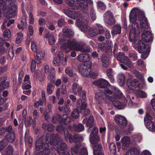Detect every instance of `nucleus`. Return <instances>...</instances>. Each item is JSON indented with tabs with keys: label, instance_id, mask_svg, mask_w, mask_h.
Listing matches in <instances>:
<instances>
[{
	"label": "nucleus",
	"instance_id": "6e6552de",
	"mask_svg": "<svg viewBox=\"0 0 155 155\" xmlns=\"http://www.w3.org/2000/svg\"><path fill=\"white\" fill-rule=\"evenodd\" d=\"M77 105V109L74 110L71 114L72 117L74 119H77L79 117V112L85 109L87 106V103L85 101L82 102V100L81 99L78 100Z\"/></svg>",
	"mask_w": 155,
	"mask_h": 155
},
{
	"label": "nucleus",
	"instance_id": "dca6fc26",
	"mask_svg": "<svg viewBox=\"0 0 155 155\" xmlns=\"http://www.w3.org/2000/svg\"><path fill=\"white\" fill-rule=\"evenodd\" d=\"M127 84L128 87L130 89L134 90L136 88L140 87V84L135 78L128 79Z\"/></svg>",
	"mask_w": 155,
	"mask_h": 155
},
{
	"label": "nucleus",
	"instance_id": "58836bf2",
	"mask_svg": "<svg viewBox=\"0 0 155 155\" xmlns=\"http://www.w3.org/2000/svg\"><path fill=\"white\" fill-rule=\"evenodd\" d=\"M73 127L75 130L78 132H80L84 130V126L81 124H79L78 125L74 124Z\"/></svg>",
	"mask_w": 155,
	"mask_h": 155
},
{
	"label": "nucleus",
	"instance_id": "f704fd0d",
	"mask_svg": "<svg viewBox=\"0 0 155 155\" xmlns=\"http://www.w3.org/2000/svg\"><path fill=\"white\" fill-rule=\"evenodd\" d=\"M147 128L151 132H155V123L153 121L145 124Z\"/></svg>",
	"mask_w": 155,
	"mask_h": 155
},
{
	"label": "nucleus",
	"instance_id": "13d9d810",
	"mask_svg": "<svg viewBox=\"0 0 155 155\" xmlns=\"http://www.w3.org/2000/svg\"><path fill=\"white\" fill-rule=\"evenodd\" d=\"M55 73L54 72H50L48 77V80L50 81H53L55 78Z\"/></svg>",
	"mask_w": 155,
	"mask_h": 155
},
{
	"label": "nucleus",
	"instance_id": "f8f14e48",
	"mask_svg": "<svg viewBox=\"0 0 155 155\" xmlns=\"http://www.w3.org/2000/svg\"><path fill=\"white\" fill-rule=\"evenodd\" d=\"M104 20L106 24L110 25H114L116 22L113 13L110 11L106 12L104 14Z\"/></svg>",
	"mask_w": 155,
	"mask_h": 155
},
{
	"label": "nucleus",
	"instance_id": "4d7b16f0",
	"mask_svg": "<svg viewBox=\"0 0 155 155\" xmlns=\"http://www.w3.org/2000/svg\"><path fill=\"white\" fill-rule=\"evenodd\" d=\"M137 95L138 97L141 98H145L147 97V94L142 91H140L137 93Z\"/></svg>",
	"mask_w": 155,
	"mask_h": 155
},
{
	"label": "nucleus",
	"instance_id": "e2e57ef3",
	"mask_svg": "<svg viewBox=\"0 0 155 155\" xmlns=\"http://www.w3.org/2000/svg\"><path fill=\"white\" fill-rule=\"evenodd\" d=\"M25 120V124L26 127H28L31 125L32 121V119L31 117H28L26 120V119Z\"/></svg>",
	"mask_w": 155,
	"mask_h": 155
},
{
	"label": "nucleus",
	"instance_id": "680f3d73",
	"mask_svg": "<svg viewBox=\"0 0 155 155\" xmlns=\"http://www.w3.org/2000/svg\"><path fill=\"white\" fill-rule=\"evenodd\" d=\"M8 55L10 59H12L14 56V53L13 50V46H11L8 52Z\"/></svg>",
	"mask_w": 155,
	"mask_h": 155
},
{
	"label": "nucleus",
	"instance_id": "ddd939ff",
	"mask_svg": "<svg viewBox=\"0 0 155 155\" xmlns=\"http://www.w3.org/2000/svg\"><path fill=\"white\" fill-rule=\"evenodd\" d=\"M91 65L89 64H83L79 66L78 69L79 72L84 76H88L91 71Z\"/></svg>",
	"mask_w": 155,
	"mask_h": 155
},
{
	"label": "nucleus",
	"instance_id": "052dcab7",
	"mask_svg": "<svg viewBox=\"0 0 155 155\" xmlns=\"http://www.w3.org/2000/svg\"><path fill=\"white\" fill-rule=\"evenodd\" d=\"M65 72L70 77H72L73 75L72 71L71 68L70 67H67L65 69Z\"/></svg>",
	"mask_w": 155,
	"mask_h": 155
},
{
	"label": "nucleus",
	"instance_id": "8fccbe9b",
	"mask_svg": "<svg viewBox=\"0 0 155 155\" xmlns=\"http://www.w3.org/2000/svg\"><path fill=\"white\" fill-rule=\"evenodd\" d=\"M109 148L110 151L113 153H115L116 151V147L115 144L113 143H110Z\"/></svg>",
	"mask_w": 155,
	"mask_h": 155
},
{
	"label": "nucleus",
	"instance_id": "bb28decb",
	"mask_svg": "<svg viewBox=\"0 0 155 155\" xmlns=\"http://www.w3.org/2000/svg\"><path fill=\"white\" fill-rule=\"evenodd\" d=\"M63 35L66 37H70L74 35V32L70 28L64 27L63 29Z\"/></svg>",
	"mask_w": 155,
	"mask_h": 155
},
{
	"label": "nucleus",
	"instance_id": "1a4fd4ad",
	"mask_svg": "<svg viewBox=\"0 0 155 155\" xmlns=\"http://www.w3.org/2000/svg\"><path fill=\"white\" fill-rule=\"evenodd\" d=\"M52 122L54 124H57V123L62 124H68L71 121L70 117H68L67 114H64L62 117L59 114L56 115L52 117Z\"/></svg>",
	"mask_w": 155,
	"mask_h": 155
},
{
	"label": "nucleus",
	"instance_id": "a18cd8bd",
	"mask_svg": "<svg viewBox=\"0 0 155 155\" xmlns=\"http://www.w3.org/2000/svg\"><path fill=\"white\" fill-rule=\"evenodd\" d=\"M17 36L16 42L17 44L20 43L22 40L23 35L22 33L19 32L17 33Z\"/></svg>",
	"mask_w": 155,
	"mask_h": 155
},
{
	"label": "nucleus",
	"instance_id": "f03ea898",
	"mask_svg": "<svg viewBox=\"0 0 155 155\" xmlns=\"http://www.w3.org/2000/svg\"><path fill=\"white\" fill-rule=\"evenodd\" d=\"M66 3L72 9L77 10L80 8L84 12V19L86 21H84L83 19L81 21L77 20L75 23L76 26L78 27L81 31L84 33L87 32L88 29L87 21L89 19L88 14V4H92V0H66Z\"/></svg>",
	"mask_w": 155,
	"mask_h": 155
},
{
	"label": "nucleus",
	"instance_id": "5fc2aeb1",
	"mask_svg": "<svg viewBox=\"0 0 155 155\" xmlns=\"http://www.w3.org/2000/svg\"><path fill=\"white\" fill-rule=\"evenodd\" d=\"M152 117L149 114L147 113L146 114V116L144 117V120L145 124L149 123L150 121H152L151 120L152 119Z\"/></svg>",
	"mask_w": 155,
	"mask_h": 155
},
{
	"label": "nucleus",
	"instance_id": "69168bd1",
	"mask_svg": "<svg viewBox=\"0 0 155 155\" xmlns=\"http://www.w3.org/2000/svg\"><path fill=\"white\" fill-rule=\"evenodd\" d=\"M28 36H31L32 35L34 32L33 26L31 25H29L28 27Z\"/></svg>",
	"mask_w": 155,
	"mask_h": 155
},
{
	"label": "nucleus",
	"instance_id": "39448f33",
	"mask_svg": "<svg viewBox=\"0 0 155 155\" xmlns=\"http://www.w3.org/2000/svg\"><path fill=\"white\" fill-rule=\"evenodd\" d=\"M58 43L60 44H62L61 48L63 49H65L69 48L76 51H80L82 52H89L92 51L91 48L89 46H87L85 48H83L81 43L77 42L74 39L68 40L67 43H65L64 40L63 38H60L59 39Z\"/></svg>",
	"mask_w": 155,
	"mask_h": 155
},
{
	"label": "nucleus",
	"instance_id": "423d86ee",
	"mask_svg": "<svg viewBox=\"0 0 155 155\" xmlns=\"http://www.w3.org/2000/svg\"><path fill=\"white\" fill-rule=\"evenodd\" d=\"M12 0H0V18L3 12L5 17L10 18L15 16L16 14L17 7L13 5L10 7L8 5L11 4Z\"/></svg>",
	"mask_w": 155,
	"mask_h": 155
},
{
	"label": "nucleus",
	"instance_id": "79ce46f5",
	"mask_svg": "<svg viewBox=\"0 0 155 155\" xmlns=\"http://www.w3.org/2000/svg\"><path fill=\"white\" fill-rule=\"evenodd\" d=\"M3 35L5 40H8L11 36L10 30L8 29H6L3 32Z\"/></svg>",
	"mask_w": 155,
	"mask_h": 155
},
{
	"label": "nucleus",
	"instance_id": "b1692460",
	"mask_svg": "<svg viewBox=\"0 0 155 155\" xmlns=\"http://www.w3.org/2000/svg\"><path fill=\"white\" fill-rule=\"evenodd\" d=\"M117 82L119 85L123 86L125 84L126 78L124 74L123 73H120L117 76Z\"/></svg>",
	"mask_w": 155,
	"mask_h": 155
},
{
	"label": "nucleus",
	"instance_id": "aec40b11",
	"mask_svg": "<svg viewBox=\"0 0 155 155\" xmlns=\"http://www.w3.org/2000/svg\"><path fill=\"white\" fill-rule=\"evenodd\" d=\"M141 37L142 40L146 42L151 41L152 40V35L149 31H144L142 34Z\"/></svg>",
	"mask_w": 155,
	"mask_h": 155
},
{
	"label": "nucleus",
	"instance_id": "72a5a7b5",
	"mask_svg": "<svg viewBox=\"0 0 155 155\" xmlns=\"http://www.w3.org/2000/svg\"><path fill=\"white\" fill-rule=\"evenodd\" d=\"M29 130L27 129L25 135V143H28L31 144L32 142V139L31 137L29 136Z\"/></svg>",
	"mask_w": 155,
	"mask_h": 155
},
{
	"label": "nucleus",
	"instance_id": "338daca9",
	"mask_svg": "<svg viewBox=\"0 0 155 155\" xmlns=\"http://www.w3.org/2000/svg\"><path fill=\"white\" fill-rule=\"evenodd\" d=\"M52 87L53 85L51 83L48 84L47 88V92L48 94H51L52 93V91L51 88Z\"/></svg>",
	"mask_w": 155,
	"mask_h": 155
},
{
	"label": "nucleus",
	"instance_id": "09e8293b",
	"mask_svg": "<svg viewBox=\"0 0 155 155\" xmlns=\"http://www.w3.org/2000/svg\"><path fill=\"white\" fill-rule=\"evenodd\" d=\"M137 65L141 68L143 70H146V65L144 61L141 59H139L137 62Z\"/></svg>",
	"mask_w": 155,
	"mask_h": 155
},
{
	"label": "nucleus",
	"instance_id": "f257e3e1",
	"mask_svg": "<svg viewBox=\"0 0 155 155\" xmlns=\"http://www.w3.org/2000/svg\"><path fill=\"white\" fill-rule=\"evenodd\" d=\"M129 18L132 26L129 34V40L133 42L132 45L135 49L137 48L140 53H143L141 57L145 59L150 52V46L148 44H144L142 41H137V38L140 33V27L142 30L147 29L149 27L145 12L138 8H134L130 11Z\"/></svg>",
	"mask_w": 155,
	"mask_h": 155
},
{
	"label": "nucleus",
	"instance_id": "4be33fe9",
	"mask_svg": "<svg viewBox=\"0 0 155 155\" xmlns=\"http://www.w3.org/2000/svg\"><path fill=\"white\" fill-rule=\"evenodd\" d=\"M81 144L79 143L73 146L71 148L72 155H78L81 148Z\"/></svg>",
	"mask_w": 155,
	"mask_h": 155
},
{
	"label": "nucleus",
	"instance_id": "cd10ccee",
	"mask_svg": "<svg viewBox=\"0 0 155 155\" xmlns=\"http://www.w3.org/2000/svg\"><path fill=\"white\" fill-rule=\"evenodd\" d=\"M98 29L95 27L89 28L88 30V33L89 36L93 37L97 35Z\"/></svg>",
	"mask_w": 155,
	"mask_h": 155
},
{
	"label": "nucleus",
	"instance_id": "393cba45",
	"mask_svg": "<svg viewBox=\"0 0 155 155\" xmlns=\"http://www.w3.org/2000/svg\"><path fill=\"white\" fill-rule=\"evenodd\" d=\"M56 130L59 132H61L62 133L63 132L65 135V139L67 140V137L68 134H69L68 132V130L64 128V127L61 125L58 126L56 128Z\"/></svg>",
	"mask_w": 155,
	"mask_h": 155
},
{
	"label": "nucleus",
	"instance_id": "7ed1b4c3",
	"mask_svg": "<svg viewBox=\"0 0 155 155\" xmlns=\"http://www.w3.org/2000/svg\"><path fill=\"white\" fill-rule=\"evenodd\" d=\"M111 89L112 91H111L107 88L103 91L98 90L96 93L95 97L96 103L101 104L103 100L106 103L109 104L122 96V93L116 87L113 86Z\"/></svg>",
	"mask_w": 155,
	"mask_h": 155
},
{
	"label": "nucleus",
	"instance_id": "ea45409f",
	"mask_svg": "<svg viewBox=\"0 0 155 155\" xmlns=\"http://www.w3.org/2000/svg\"><path fill=\"white\" fill-rule=\"evenodd\" d=\"M22 13L23 16L22 17L21 22L24 27H26L27 25V23L26 22V19L27 18V15L24 10H22Z\"/></svg>",
	"mask_w": 155,
	"mask_h": 155
},
{
	"label": "nucleus",
	"instance_id": "603ef678",
	"mask_svg": "<svg viewBox=\"0 0 155 155\" xmlns=\"http://www.w3.org/2000/svg\"><path fill=\"white\" fill-rule=\"evenodd\" d=\"M88 153L87 148L85 147H81L78 155H88Z\"/></svg>",
	"mask_w": 155,
	"mask_h": 155
},
{
	"label": "nucleus",
	"instance_id": "473e14b6",
	"mask_svg": "<svg viewBox=\"0 0 155 155\" xmlns=\"http://www.w3.org/2000/svg\"><path fill=\"white\" fill-rule=\"evenodd\" d=\"M94 122V119L93 116H91L88 120L86 123L87 126L89 127L87 130V132H89L91 130V127L93 125Z\"/></svg>",
	"mask_w": 155,
	"mask_h": 155
},
{
	"label": "nucleus",
	"instance_id": "c756f323",
	"mask_svg": "<svg viewBox=\"0 0 155 155\" xmlns=\"http://www.w3.org/2000/svg\"><path fill=\"white\" fill-rule=\"evenodd\" d=\"M114 105L115 107L119 110L124 109L126 106V104L125 103L118 101H115L114 103Z\"/></svg>",
	"mask_w": 155,
	"mask_h": 155
},
{
	"label": "nucleus",
	"instance_id": "7c9ffc66",
	"mask_svg": "<svg viewBox=\"0 0 155 155\" xmlns=\"http://www.w3.org/2000/svg\"><path fill=\"white\" fill-rule=\"evenodd\" d=\"M121 32V27L119 25H115L111 31L112 35L119 34Z\"/></svg>",
	"mask_w": 155,
	"mask_h": 155
},
{
	"label": "nucleus",
	"instance_id": "49530a36",
	"mask_svg": "<svg viewBox=\"0 0 155 155\" xmlns=\"http://www.w3.org/2000/svg\"><path fill=\"white\" fill-rule=\"evenodd\" d=\"M7 144V143L5 139L2 140L0 141V151L3 150Z\"/></svg>",
	"mask_w": 155,
	"mask_h": 155
},
{
	"label": "nucleus",
	"instance_id": "2f4dec72",
	"mask_svg": "<svg viewBox=\"0 0 155 155\" xmlns=\"http://www.w3.org/2000/svg\"><path fill=\"white\" fill-rule=\"evenodd\" d=\"M133 142L140 143L142 139L141 136L139 134L133 135L131 137Z\"/></svg>",
	"mask_w": 155,
	"mask_h": 155
},
{
	"label": "nucleus",
	"instance_id": "412c9836",
	"mask_svg": "<svg viewBox=\"0 0 155 155\" xmlns=\"http://www.w3.org/2000/svg\"><path fill=\"white\" fill-rule=\"evenodd\" d=\"M72 93L76 95L77 93L79 96H81L82 91V87L76 83H74L72 86Z\"/></svg>",
	"mask_w": 155,
	"mask_h": 155
},
{
	"label": "nucleus",
	"instance_id": "e433bc0d",
	"mask_svg": "<svg viewBox=\"0 0 155 155\" xmlns=\"http://www.w3.org/2000/svg\"><path fill=\"white\" fill-rule=\"evenodd\" d=\"M45 38H48V42L50 45H54L55 42V40L53 34H47L45 36Z\"/></svg>",
	"mask_w": 155,
	"mask_h": 155
},
{
	"label": "nucleus",
	"instance_id": "f3484780",
	"mask_svg": "<svg viewBox=\"0 0 155 155\" xmlns=\"http://www.w3.org/2000/svg\"><path fill=\"white\" fill-rule=\"evenodd\" d=\"M94 84L96 85L99 86L101 88H105L110 85L109 82L105 79H100L95 81Z\"/></svg>",
	"mask_w": 155,
	"mask_h": 155
},
{
	"label": "nucleus",
	"instance_id": "9d476101",
	"mask_svg": "<svg viewBox=\"0 0 155 155\" xmlns=\"http://www.w3.org/2000/svg\"><path fill=\"white\" fill-rule=\"evenodd\" d=\"M64 13L68 17L74 19H76V21L78 20L81 21L84 18V15H83L80 12L77 11H71L70 10L64 9L63 10ZM83 12V14L84 12Z\"/></svg>",
	"mask_w": 155,
	"mask_h": 155
},
{
	"label": "nucleus",
	"instance_id": "5701e85b",
	"mask_svg": "<svg viewBox=\"0 0 155 155\" xmlns=\"http://www.w3.org/2000/svg\"><path fill=\"white\" fill-rule=\"evenodd\" d=\"M77 58L80 62H86L89 61L90 59V55L87 53L81 54L77 56Z\"/></svg>",
	"mask_w": 155,
	"mask_h": 155
},
{
	"label": "nucleus",
	"instance_id": "c03bdc74",
	"mask_svg": "<svg viewBox=\"0 0 155 155\" xmlns=\"http://www.w3.org/2000/svg\"><path fill=\"white\" fill-rule=\"evenodd\" d=\"M13 151V147L11 145H8L5 153V155H12Z\"/></svg>",
	"mask_w": 155,
	"mask_h": 155
},
{
	"label": "nucleus",
	"instance_id": "4468645a",
	"mask_svg": "<svg viewBox=\"0 0 155 155\" xmlns=\"http://www.w3.org/2000/svg\"><path fill=\"white\" fill-rule=\"evenodd\" d=\"M53 148L57 150L59 155H70L68 152L67 146L66 143L64 142H61L59 148L56 146L54 147Z\"/></svg>",
	"mask_w": 155,
	"mask_h": 155
},
{
	"label": "nucleus",
	"instance_id": "c85d7f7f",
	"mask_svg": "<svg viewBox=\"0 0 155 155\" xmlns=\"http://www.w3.org/2000/svg\"><path fill=\"white\" fill-rule=\"evenodd\" d=\"M123 146L127 147L129 146L131 143L130 138L128 136H124L121 139Z\"/></svg>",
	"mask_w": 155,
	"mask_h": 155
},
{
	"label": "nucleus",
	"instance_id": "0e129e2a",
	"mask_svg": "<svg viewBox=\"0 0 155 155\" xmlns=\"http://www.w3.org/2000/svg\"><path fill=\"white\" fill-rule=\"evenodd\" d=\"M36 62L34 60H32L31 63V70L32 71H34L36 68Z\"/></svg>",
	"mask_w": 155,
	"mask_h": 155
},
{
	"label": "nucleus",
	"instance_id": "3c124183",
	"mask_svg": "<svg viewBox=\"0 0 155 155\" xmlns=\"http://www.w3.org/2000/svg\"><path fill=\"white\" fill-rule=\"evenodd\" d=\"M97 7L98 8L102 10H105L106 6L101 1H98L97 2Z\"/></svg>",
	"mask_w": 155,
	"mask_h": 155
},
{
	"label": "nucleus",
	"instance_id": "37998d69",
	"mask_svg": "<svg viewBox=\"0 0 155 155\" xmlns=\"http://www.w3.org/2000/svg\"><path fill=\"white\" fill-rule=\"evenodd\" d=\"M31 49L32 51L34 53H36L38 49V45L36 42L35 41H32L31 44Z\"/></svg>",
	"mask_w": 155,
	"mask_h": 155
},
{
	"label": "nucleus",
	"instance_id": "20e7f679",
	"mask_svg": "<svg viewBox=\"0 0 155 155\" xmlns=\"http://www.w3.org/2000/svg\"><path fill=\"white\" fill-rule=\"evenodd\" d=\"M59 137L56 134H47L46 136V143H44L43 142V137H41L38 138L36 141L35 145V148L37 150H40L44 149L45 150L43 151L44 153H45V155H47L50 154V150L48 148L49 144L50 145H55V146H54L53 147L55 146L57 147L58 144L60 142L58 143V140H60L59 139Z\"/></svg>",
	"mask_w": 155,
	"mask_h": 155
},
{
	"label": "nucleus",
	"instance_id": "a211bd4d",
	"mask_svg": "<svg viewBox=\"0 0 155 155\" xmlns=\"http://www.w3.org/2000/svg\"><path fill=\"white\" fill-rule=\"evenodd\" d=\"M68 135L67 137V140L69 139V142L71 143L73 142L75 143L80 142L83 140V138L79 135H75L73 137L71 134H68ZM67 140V141L68 140Z\"/></svg>",
	"mask_w": 155,
	"mask_h": 155
},
{
	"label": "nucleus",
	"instance_id": "774afa93",
	"mask_svg": "<svg viewBox=\"0 0 155 155\" xmlns=\"http://www.w3.org/2000/svg\"><path fill=\"white\" fill-rule=\"evenodd\" d=\"M129 57L133 59L134 61H135L137 58V56L136 53H130L128 54Z\"/></svg>",
	"mask_w": 155,
	"mask_h": 155
},
{
	"label": "nucleus",
	"instance_id": "4c0bfd02",
	"mask_svg": "<svg viewBox=\"0 0 155 155\" xmlns=\"http://www.w3.org/2000/svg\"><path fill=\"white\" fill-rule=\"evenodd\" d=\"M35 53L38 58L40 60H42L44 58L45 55V52L43 49L41 48L38 49Z\"/></svg>",
	"mask_w": 155,
	"mask_h": 155
},
{
	"label": "nucleus",
	"instance_id": "864d4df0",
	"mask_svg": "<svg viewBox=\"0 0 155 155\" xmlns=\"http://www.w3.org/2000/svg\"><path fill=\"white\" fill-rule=\"evenodd\" d=\"M96 25L98 28V29H97L98 32L97 33V34H102L104 33L105 32V31L103 26L101 25L98 24Z\"/></svg>",
	"mask_w": 155,
	"mask_h": 155
},
{
	"label": "nucleus",
	"instance_id": "a19ab883",
	"mask_svg": "<svg viewBox=\"0 0 155 155\" xmlns=\"http://www.w3.org/2000/svg\"><path fill=\"white\" fill-rule=\"evenodd\" d=\"M42 127L45 129H47V130L49 132L52 131L54 129L53 125L51 124H43L42 125Z\"/></svg>",
	"mask_w": 155,
	"mask_h": 155
},
{
	"label": "nucleus",
	"instance_id": "9b49d317",
	"mask_svg": "<svg viewBox=\"0 0 155 155\" xmlns=\"http://www.w3.org/2000/svg\"><path fill=\"white\" fill-rule=\"evenodd\" d=\"M117 60L120 62L123 63L129 68L133 66L132 61L129 59L128 57L125 56V54L120 52L117 57Z\"/></svg>",
	"mask_w": 155,
	"mask_h": 155
},
{
	"label": "nucleus",
	"instance_id": "0eeeda50",
	"mask_svg": "<svg viewBox=\"0 0 155 155\" xmlns=\"http://www.w3.org/2000/svg\"><path fill=\"white\" fill-rule=\"evenodd\" d=\"M98 132V128L94 127L90 135V141L93 144L92 146L93 149L94 155H104L101 151L102 149L101 145L96 143L100 140L99 137L97 135Z\"/></svg>",
	"mask_w": 155,
	"mask_h": 155
},
{
	"label": "nucleus",
	"instance_id": "c9c22d12",
	"mask_svg": "<svg viewBox=\"0 0 155 155\" xmlns=\"http://www.w3.org/2000/svg\"><path fill=\"white\" fill-rule=\"evenodd\" d=\"M103 67L106 68L109 64V60L105 54H103L101 59Z\"/></svg>",
	"mask_w": 155,
	"mask_h": 155
},
{
	"label": "nucleus",
	"instance_id": "6e6d98bb",
	"mask_svg": "<svg viewBox=\"0 0 155 155\" xmlns=\"http://www.w3.org/2000/svg\"><path fill=\"white\" fill-rule=\"evenodd\" d=\"M107 46V44L106 43H101L98 44V48L100 50H104L106 49Z\"/></svg>",
	"mask_w": 155,
	"mask_h": 155
},
{
	"label": "nucleus",
	"instance_id": "bf43d9fd",
	"mask_svg": "<svg viewBox=\"0 0 155 155\" xmlns=\"http://www.w3.org/2000/svg\"><path fill=\"white\" fill-rule=\"evenodd\" d=\"M61 59L57 57L53 61V65L55 66H58L60 64Z\"/></svg>",
	"mask_w": 155,
	"mask_h": 155
},
{
	"label": "nucleus",
	"instance_id": "2eb2a0df",
	"mask_svg": "<svg viewBox=\"0 0 155 155\" xmlns=\"http://www.w3.org/2000/svg\"><path fill=\"white\" fill-rule=\"evenodd\" d=\"M114 118L117 124L121 128H124L126 127L127 120L124 116L120 115H117L115 116Z\"/></svg>",
	"mask_w": 155,
	"mask_h": 155
},
{
	"label": "nucleus",
	"instance_id": "de8ad7c7",
	"mask_svg": "<svg viewBox=\"0 0 155 155\" xmlns=\"http://www.w3.org/2000/svg\"><path fill=\"white\" fill-rule=\"evenodd\" d=\"M125 101L127 103V106L128 107H131L133 105V103L129 96L127 95H126L125 97Z\"/></svg>",
	"mask_w": 155,
	"mask_h": 155
},
{
	"label": "nucleus",
	"instance_id": "6ab92c4d",
	"mask_svg": "<svg viewBox=\"0 0 155 155\" xmlns=\"http://www.w3.org/2000/svg\"><path fill=\"white\" fill-rule=\"evenodd\" d=\"M140 151L139 147H133L128 150L124 155H139Z\"/></svg>",
	"mask_w": 155,
	"mask_h": 155
},
{
	"label": "nucleus",
	"instance_id": "a878e982",
	"mask_svg": "<svg viewBox=\"0 0 155 155\" xmlns=\"http://www.w3.org/2000/svg\"><path fill=\"white\" fill-rule=\"evenodd\" d=\"M5 138L6 140L11 143H13L15 139V135L14 132L9 133L6 134Z\"/></svg>",
	"mask_w": 155,
	"mask_h": 155
}]
</instances>
